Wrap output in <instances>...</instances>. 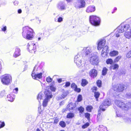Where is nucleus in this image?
I'll return each instance as SVG.
<instances>
[{"mask_svg":"<svg viewBox=\"0 0 131 131\" xmlns=\"http://www.w3.org/2000/svg\"><path fill=\"white\" fill-rule=\"evenodd\" d=\"M22 36L24 38L29 40H31L34 37V33L32 30L28 26L23 28Z\"/></svg>","mask_w":131,"mask_h":131,"instance_id":"obj_1","label":"nucleus"},{"mask_svg":"<svg viewBox=\"0 0 131 131\" xmlns=\"http://www.w3.org/2000/svg\"><path fill=\"white\" fill-rule=\"evenodd\" d=\"M1 79L2 84L5 85H9L12 81V77L9 74H5L2 75L1 77Z\"/></svg>","mask_w":131,"mask_h":131,"instance_id":"obj_2","label":"nucleus"},{"mask_svg":"<svg viewBox=\"0 0 131 131\" xmlns=\"http://www.w3.org/2000/svg\"><path fill=\"white\" fill-rule=\"evenodd\" d=\"M44 94L45 95V98L42 104L43 106L44 107H46L47 106L49 101L52 97V96L51 92L47 88H46L44 92Z\"/></svg>","mask_w":131,"mask_h":131,"instance_id":"obj_3","label":"nucleus"},{"mask_svg":"<svg viewBox=\"0 0 131 131\" xmlns=\"http://www.w3.org/2000/svg\"><path fill=\"white\" fill-rule=\"evenodd\" d=\"M115 104L118 107L124 110H127L130 104V102H128L125 104L124 102L118 100H116L115 102Z\"/></svg>","mask_w":131,"mask_h":131,"instance_id":"obj_4","label":"nucleus"},{"mask_svg":"<svg viewBox=\"0 0 131 131\" xmlns=\"http://www.w3.org/2000/svg\"><path fill=\"white\" fill-rule=\"evenodd\" d=\"M115 104L118 107L124 110H127L130 104V102H128L125 104L124 102L118 100H116L115 102Z\"/></svg>","mask_w":131,"mask_h":131,"instance_id":"obj_5","label":"nucleus"},{"mask_svg":"<svg viewBox=\"0 0 131 131\" xmlns=\"http://www.w3.org/2000/svg\"><path fill=\"white\" fill-rule=\"evenodd\" d=\"M89 21L92 25L98 26L100 24V19L99 17L96 16L91 15L89 17Z\"/></svg>","mask_w":131,"mask_h":131,"instance_id":"obj_6","label":"nucleus"},{"mask_svg":"<svg viewBox=\"0 0 131 131\" xmlns=\"http://www.w3.org/2000/svg\"><path fill=\"white\" fill-rule=\"evenodd\" d=\"M111 105V102L107 99L104 100L99 107L98 113L100 112L101 111H104L105 108Z\"/></svg>","mask_w":131,"mask_h":131,"instance_id":"obj_7","label":"nucleus"},{"mask_svg":"<svg viewBox=\"0 0 131 131\" xmlns=\"http://www.w3.org/2000/svg\"><path fill=\"white\" fill-rule=\"evenodd\" d=\"M85 5V2L84 0H77L74 4V7L77 9L84 8Z\"/></svg>","mask_w":131,"mask_h":131,"instance_id":"obj_8","label":"nucleus"},{"mask_svg":"<svg viewBox=\"0 0 131 131\" xmlns=\"http://www.w3.org/2000/svg\"><path fill=\"white\" fill-rule=\"evenodd\" d=\"M129 28L130 26L129 24H122L117 28V31L118 32L122 33L127 30Z\"/></svg>","mask_w":131,"mask_h":131,"instance_id":"obj_9","label":"nucleus"},{"mask_svg":"<svg viewBox=\"0 0 131 131\" xmlns=\"http://www.w3.org/2000/svg\"><path fill=\"white\" fill-rule=\"evenodd\" d=\"M99 60L98 56L93 54L90 57V62L92 64L94 65H97L99 63Z\"/></svg>","mask_w":131,"mask_h":131,"instance_id":"obj_10","label":"nucleus"},{"mask_svg":"<svg viewBox=\"0 0 131 131\" xmlns=\"http://www.w3.org/2000/svg\"><path fill=\"white\" fill-rule=\"evenodd\" d=\"M82 55L80 54V53L79 52L74 57V61L78 66H79L80 68H82V66H80L82 62Z\"/></svg>","mask_w":131,"mask_h":131,"instance_id":"obj_11","label":"nucleus"},{"mask_svg":"<svg viewBox=\"0 0 131 131\" xmlns=\"http://www.w3.org/2000/svg\"><path fill=\"white\" fill-rule=\"evenodd\" d=\"M127 88L126 86L123 84H119L116 85H114L113 87V89L114 91L117 92H121Z\"/></svg>","mask_w":131,"mask_h":131,"instance_id":"obj_12","label":"nucleus"},{"mask_svg":"<svg viewBox=\"0 0 131 131\" xmlns=\"http://www.w3.org/2000/svg\"><path fill=\"white\" fill-rule=\"evenodd\" d=\"M36 67L35 66L32 72L31 76L33 79L37 80V79H40L42 78V73H38L37 72L38 70L36 69Z\"/></svg>","mask_w":131,"mask_h":131,"instance_id":"obj_13","label":"nucleus"},{"mask_svg":"<svg viewBox=\"0 0 131 131\" xmlns=\"http://www.w3.org/2000/svg\"><path fill=\"white\" fill-rule=\"evenodd\" d=\"M56 7L58 10L60 11H63L66 10L67 5L65 2L61 1L57 4Z\"/></svg>","mask_w":131,"mask_h":131,"instance_id":"obj_14","label":"nucleus"},{"mask_svg":"<svg viewBox=\"0 0 131 131\" xmlns=\"http://www.w3.org/2000/svg\"><path fill=\"white\" fill-rule=\"evenodd\" d=\"M27 47L28 49L31 51V52H35L36 48L35 44L29 42L28 43Z\"/></svg>","mask_w":131,"mask_h":131,"instance_id":"obj_15","label":"nucleus"},{"mask_svg":"<svg viewBox=\"0 0 131 131\" xmlns=\"http://www.w3.org/2000/svg\"><path fill=\"white\" fill-rule=\"evenodd\" d=\"M82 50L83 51L85 54L86 56L89 55L92 51V48L89 47H85L83 48H81Z\"/></svg>","mask_w":131,"mask_h":131,"instance_id":"obj_16","label":"nucleus"},{"mask_svg":"<svg viewBox=\"0 0 131 131\" xmlns=\"http://www.w3.org/2000/svg\"><path fill=\"white\" fill-rule=\"evenodd\" d=\"M106 43L105 39L101 40L99 42L98 44L97 49L98 50H100L103 48Z\"/></svg>","mask_w":131,"mask_h":131,"instance_id":"obj_17","label":"nucleus"},{"mask_svg":"<svg viewBox=\"0 0 131 131\" xmlns=\"http://www.w3.org/2000/svg\"><path fill=\"white\" fill-rule=\"evenodd\" d=\"M97 74V71L94 69L91 70L89 72V75L93 78L95 77L96 76Z\"/></svg>","mask_w":131,"mask_h":131,"instance_id":"obj_18","label":"nucleus"},{"mask_svg":"<svg viewBox=\"0 0 131 131\" xmlns=\"http://www.w3.org/2000/svg\"><path fill=\"white\" fill-rule=\"evenodd\" d=\"M95 10V7L94 6H90L88 7L86 10V12L88 13L94 12Z\"/></svg>","mask_w":131,"mask_h":131,"instance_id":"obj_19","label":"nucleus"},{"mask_svg":"<svg viewBox=\"0 0 131 131\" xmlns=\"http://www.w3.org/2000/svg\"><path fill=\"white\" fill-rule=\"evenodd\" d=\"M108 47L107 46H105L103 48L101 52V55L103 57H104L105 55L108 53Z\"/></svg>","mask_w":131,"mask_h":131,"instance_id":"obj_20","label":"nucleus"},{"mask_svg":"<svg viewBox=\"0 0 131 131\" xmlns=\"http://www.w3.org/2000/svg\"><path fill=\"white\" fill-rule=\"evenodd\" d=\"M15 96L14 94L12 93L9 94L7 95V99L10 102H13L15 98Z\"/></svg>","mask_w":131,"mask_h":131,"instance_id":"obj_21","label":"nucleus"},{"mask_svg":"<svg viewBox=\"0 0 131 131\" xmlns=\"http://www.w3.org/2000/svg\"><path fill=\"white\" fill-rule=\"evenodd\" d=\"M124 36L127 38L129 39H131V28L130 29L129 31L125 32Z\"/></svg>","mask_w":131,"mask_h":131,"instance_id":"obj_22","label":"nucleus"},{"mask_svg":"<svg viewBox=\"0 0 131 131\" xmlns=\"http://www.w3.org/2000/svg\"><path fill=\"white\" fill-rule=\"evenodd\" d=\"M68 93L67 91H66L63 92L61 96L57 97V100H60L64 98L67 95Z\"/></svg>","mask_w":131,"mask_h":131,"instance_id":"obj_23","label":"nucleus"},{"mask_svg":"<svg viewBox=\"0 0 131 131\" xmlns=\"http://www.w3.org/2000/svg\"><path fill=\"white\" fill-rule=\"evenodd\" d=\"M20 50L19 48H16L14 54V57L16 58L20 55Z\"/></svg>","mask_w":131,"mask_h":131,"instance_id":"obj_24","label":"nucleus"},{"mask_svg":"<svg viewBox=\"0 0 131 131\" xmlns=\"http://www.w3.org/2000/svg\"><path fill=\"white\" fill-rule=\"evenodd\" d=\"M99 131H107L106 127L103 125H99Z\"/></svg>","mask_w":131,"mask_h":131,"instance_id":"obj_25","label":"nucleus"},{"mask_svg":"<svg viewBox=\"0 0 131 131\" xmlns=\"http://www.w3.org/2000/svg\"><path fill=\"white\" fill-rule=\"evenodd\" d=\"M75 105L71 103H69L67 106L68 109L69 110H73L75 107Z\"/></svg>","mask_w":131,"mask_h":131,"instance_id":"obj_26","label":"nucleus"},{"mask_svg":"<svg viewBox=\"0 0 131 131\" xmlns=\"http://www.w3.org/2000/svg\"><path fill=\"white\" fill-rule=\"evenodd\" d=\"M118 54V51L113 50L111 51L110 53V54L111 56H114L117 55Z\"/></svg>","mask_w":131,"mask_h":131,"instance_id":"obj_27","label":"nucleus"},{"mask_svg":"<svg viewBox=\"0 0 131 131\" xmlns=\"http://www.w3.org/2000/svg\"><path fill=\"white\" fill-rule=\"evenodd\" d=\"M43 96V95L42 92H41L39 93L37 97V99L39 102H40V101L42 99Z\"/></svg>","mask_w":131,"mask_h":131,"instance_id":"obj_28","label":"nucleus"},{"mask_svg":"<svg viewBox=\"0 0 131 131\" xmlns=\"http://www.w3.org/2000/svg\"><path fill=\"white\" fill-rule=\"evenodd\" d=\"M107 69L105 67L102 70V73L103 75H105L107 72Z\"/></svg>","mask_w":131,"mask_h":131,"instance_id":"obj_29","label":"nucleus"},{"mask_svg":"<svg viewBox=\"0 0 131 131\" xmlns=\"http://www.w3.org/2000/svg\"><path fill=\"white\" fill-rule=\"evenodd\" d=\"M6 94L5 91V90H3L0 92V97H2Z\"/></svg>","mask_w":131,"mask_h":131,"instance_id":"obj_30","label":"nucleus"},{"mask_svg":"<svg viewBox=\"0 0 131 131\" xmlns=\"http://www.w3.org/2000/svg\"><path fill=\"white\" fill-rule=\"evenodd\" d=\"M106 63L107 64H112L113 63L112 60L111 59H108L106 61Z\"/></svg>","mask_w":131,"mask_h":131,"instance_id":"obj_31","label":"nucleus"},{"mask_svg":"<svg viewBox=\"0 0 131 131\" xmlns=\"http://www.w3.org/2000/svg\"><path fill=\"white\" fill-rule=\"evenodd\" d=\"M118 67L119 66L118 64H115L114 65L112 66H111V68L112 69V68H113V69L115 70L116 69H118Z\"/></svg>","mask_w":131,"mask_h":131,"instance_id":"obj_32","label":"nucleus"},{"mask_svg":"<svg viewBox=\"0 0 131 131\" xmlns=\"http://www.w3.org/2000/svg\"><path fill=\"white\" fill-rule=\"evenodd\" d=\"M83 67L84 70H88L90 68L89 66L86 64H85Z\"/></svg>","mask_w":131,"mask_h":131,"instance_id":"obj_33","label":"nucleus"},{"mask_svg":"<svg viewBox=\"0 0 131 131\" xmlns=\"http://www.w3.org/2000/svg\"><path fill=\"white\" fill-rule=\"evenodd\" d=\"M100 94L99 92H95L94 93V96L96 99V100L98 101V98L99 97Z\"/></svg>","mask_w":131,"mask_h":131,"instance_id":"obj_34","label":"nucleus"},{"mask_svg":"<svg viewBox=\"0 0 131 131\" xmlns=\"http://www.w3.org/2000/svg\"><path fill=\"white\" fill-rule=\"evenodd\" d=\"M93 109V107L91 106H88L87 107L86 109L87 111L89 112H91Z\"/></svg>","mask_w":131,"mask_h":131,"instance_id":"obj_35","label":"nucleus"},{"mask_svg":"<svg viewBox=\"0 0 131 131\" xmlns=\"http://www.w3.org/2000/svg\"><path fill=\"white\" fill-rule=\"evenodd\" d=\"M88 82L85 79H83L82 81V85L83 86H84L87 84Z\"/></svg>","mask_w":131,"mask_h":131,"instance_id":"obj_36","label":"nucleus"},{"mask_svg":"<svg viewBox=\"0 0 131 131\" xmlns=\"http://www.w3.org/2000/svg\"><path fill=\"white\" fill-rule=\"evenodd\" d=\"M74 116V114L73 113H70L68 114L67 116V117L68 118H71L73 117Z\"/></svg>","mask_w":131,"mask_h":131,"instance_id":"obj_37","label":"nucleus"},{"mask_svg":"<svg viewBox=\"0 0 131 131\" xmlns=\"http://www.w3.org/2000/svg\"><path fill=\"white\" fill-rule=\"evenodd\" d=\"M59 125L60 126L63 127H64L66 126V124L63 121H61L60 122Z\"/></svg>","mask_w":131,"mask_h":131,"instance_id":"obj_38","label":"nucleus"},{"mask_svg":"<svg viewBox=\"0 0 131 131\" xmlns=\"http://www.w3.org/2000/svg\"><path fill=\"white\" fill-rule=\"evenodd\" d=\"M78 110L79 111L80 113H82L84 111V108L82 106H80L78 108Z\"/></svg>","mask_w":131,"mask_h":131,"instance_id":"obj_39","label":"nucleus"},{"mask_svg":"<svg viewBox=\"0 0 131 131\" xmlns=\"http://www.w3.org/2000/svg\"><path fill=\"white\" fill-rule=\"evenodd\" d=\"M121 56H118L114 60V62H118L121 58Z\"/></svg>","mask_w":131,"mask_h":131,"instance_id":"obj_40","label":"nucleus"},{"mask_svg":"<svg viewBox=\"0 0 131 131\" xmlns=\"http://www.w3.org/2000/svg\"><path fill=\"white\" fill-rule=\"evenodd\" d=\"M5 125V124L4 122H2V121H0V128L4 127Z\"/></svg>","mask_w":131,"mask_h":131,"instance_id":"obj_41","label":"nucleus"},{"mask_svg":"<svg viewBox=\"0 0 131 131\" xmlns=\"http://www.w3.org/2000/svg\"><path fill=\"white\" fill-rule=\"evenodd\" d=\"M90 114L88 113H85V116L87 118L88 120L90 119Z\"/></svg>","mask_w":131,"mask_h":131,"instance_id":"obj_42","label":"nucleus"},{"mask_svg":"<svg viewBox=\"0 0 131 131\" xmlns=\"http://www.w3.org/2000/svg\"><path fill=\"white\" fill-rule=\"evenodd\" d=\"M96 83L97 85L99 87H100L101 86V80H98L97 81Z\"/></svg>","mask_w":131,"mask_h":131,"instance_id":"obj_43","label":"nucleus"},{"mask_svg":"<svg viewBox=\"0 0 131 131\" xmlns=\"http://www.w3.org/2000/svg\"><path fill=\"white\" fill-rule=\"evenodd\" d=\"M82 96L81 95H79L78 97L77 100L78 102H80L82 100Z\"/></svg>","mask_w":131,"mask_h":131,"instance_id":"obj_44","label":"nucleus"},{"mask_svg":"<svg viewBox=\"0 0 131 131\" xmlns=\"http://www.w3.org/2000/svg\"><path fill=\"white\" fill-rule=\"evenodd\" d=\"M89 125V124L88 123H86L85 124L83 125L82 126V127L83 129H84L86 127H87Z\"/></svg>","mask_w":131,"mask_h":131,"instance_id":"obj_45","label":"nucleus"},{"mask_svg":"<svg viewBox=\"0 0 131 131\" xmlns=\"http://www.w3.org/2000/svg\"><path fill=\"white\" fill-rule=\"evenodd\" d=\"M57 19H55V21H57ZM63 21V18L61 17H59L58 18V20L57 21H58V22H61L62 21Z\"/></svg>","mask_w":131,"mask_h":131,"instance_id":"obj_46","label":"nucleus"},{"mask_svg":"<svg viewBox=\"0 0 131 131\" xmlns=\"http://www.w3.org/2000/svg\"><path fill=\"white\" fill-rule=\"evenodd\" d=\"M125 121L127 122L131 123V118H127L125 119Z\"/></svg>","mask_w":131,"mask_h":131,"instance_id":"obj_47","label":"nucleus"},{"mask_svg":"<svg viewBox=\"0 0 131 131\" xmlns=\"http://www.w3.org/2000/svg\"><path fill=\"white\" fill-rule=\"evenodd\" d=\"M52 79L50 77H48L46 79V81L48 82H51Z\"/></svg>","mask_w":131,"mask_h":131,"instance_id":"obj_48","label":"nucleus"},{"mask_svg":"<svg viewBox=\"0 0 131 131\" xmlns=\"http://www.w3.org/2000/svg\"><path fill=\"white\" fill-rule=\"evenodd\" d=\"M7 27L6 26L3 25L1 28L2 30L3 31H5L6 30Z\"/></svg>","mask_w":131,"mask_h":131,"instance_id":"obj_49","label":"nucleus"},{"mask_svg":"<svg viewBox=\"0 0 131 131\" xmlns=\"http://www.w3.org/2000/svg\"><path fill=\"white\" fill-rule=\"evenodd\" d=\"M127 57L129 58L131 57V50L126 55Z\"/></svg>","mask_w":131,"mask_h":131,"instance_id":"obj_50","label":"nucleus"},{"mask_svg":"<svg viewBox=\"0 0 131 131\" xmlns=\"http://www.w3.org/2000/svg\"><path fill=\"white\" fill-rule=\"evenodd\" d=\"M117 28L115 30V31H116L115 32L116 36L117 37H119V35L118 33H121L119 32H118L117 31Z\"/></svg>","mask_w":131,"mask_h":131,"instance_id":"obj_51","label":"nucleus"},{"mask_svg":"<svg viewBox=\"0 0 131 131\" xmlns=\"http://www.w3.org/2000/svg\"><path fill=\"white\" fill-rule=\"evenodd\" d=\"M50 89L52 91H55L56 89V88L54 87L53 86H51L50 87Z\"/></svg>","mask_w":131,"mask_h":131,"instance_id":"obj_52","label":"nucleus"},{"mask_svg":"<svg viewBox=\"0 0 131 131\" xmlns=\"http://www.w3.org/2000/svg\"><path fill=\"white\" fill-rule=\"evenodd\" d=\"M74 90L75 91L77 92H79L81 91V89L79 88H78L77 87L75 88L74 89Z\"/></svg>","mask_w":131,"mask_h":131,"instance_id":"obj_53","label":"nucleus"},{"mask_svg":"<svg viewBox=\"0 0 131 131\" xmlns=\"http://www.w3.org/2000/svg\"><path fill=\"white\" fill-rule=\"evenodd\" d=\"M18 91V89L17 88H16L15 89L13 90V93H17Z\"/></svg>","mask_w":131,"mask_h":131,"instance_id":"obj_54","label":"nucleus"},{"mask_svg":"<svg viewBox=\"0 0 131 131\" xmlns=\"http://www.w3.org/2000/svg\"><path fill=\"white\" fill-rule=\"evenodd\" d=\"M71 87L72 88H74V89L77 87V86L74 83H73L71 85Z\"/></svg>","mask_w":131,"mask_h":131,"instance_id":"obj_55","label":"nucleus"},{"mask_svg":"<svg viewBox=\"0 0 131 131\" xmlns=\"http://www.w3.org/2000/svg\"><path fill=\"white\" fill-rule=\"evenodd\" d=\"M126 96L127 97L129 98L131 97V94L130 93L126 94Z\"/></svg>","mask_w":131,"mask_h":131,"instance_id":"obj_56","label":"nucleus"},{"mask_svg":"<svg viewBox=\"0 0 131 131\" xmlns=\"http://www.w3.org/2000/svg\"><path fill=\"white\" fill-rule=\"evenodd\" d=\"M97 89V87L95 86L93 87L92 89V90L94 92H95V91H96Z\"/></svg>","mask_w":131,"mask_h":131,"instance_id":"obj_57","label":"nucleus"},{"mask_svg":"<svg viewBox=\"0 0 131 131\" xmlns=\"http://www.w3.org/2000/svg\"><path fill=\"white\" fill-rule=\"evenodd\" d=\"M70 85V83L69 82H66V84H65V86L66 87H68Z\"/></svg>","mask_w":131,"mask_h":131,"instance_id":"obj_58","label":"nucleus"},{"mask_svg":"<svg viewBox=\"0 0 131 131\" xmlns=\"http://www.w3.org/2000/svg\"><path fill=\"white\" fill-rule=\"evenodd\" d=\"M59 121V120L57 118H55L54 121V123L57 124Z\"/></svg>","mask_w":131,"mask_h":131,"instance_id":"obj_59","label":"nucleus"},{"mask_svg":"<svg viewBox=\"0 0 131 131\" xmlns=\"http://www.w3.org/2000/svg\"><path fill=\"white\" fill-rule=\"evenodd\" d=\"M116 116L117 117H121V115L119 114V112H116Z\"/></svg>","mask_w":131,"mask_h":131,"instance_id":"obj_60","label":"nucleus"},{"mask_svg":"<svg viewBox=\"0 0 131 131\" xmlns=\"http://www.w3.org/2000/svg\"><path fill=\"white\" fill-rule=\"evenodd\" d=\"M18 4V1H15L14 2V4L15 5H17Z\"/></svg>","mask_w":131,"mask_h":131,"instance_id":"obj_61","label":"nucleus"},{"mask_svg":"<svg viewBox=\"0 0 131 131\" xmlns=\"http://www.w3.org/2000/svg\"><path fill=\"white\" fill-rule=\"evenodd\" d=\"M18 13L20 14L22 12V10L21 9H19L18 10Z\"/></svg>","mask_w":131,"mask_h":131,"instance_id":"obj_62","label":"nucleus"},{"mask_svg":"<svg viewBox=\"0 0 131 131\" xmlns=\"http://www.w3.org/2000/svg\"><path fill=\"white\" fill-rule=\"evenodd\" d=\"M2 69V66L1 63H0V73H1Z\"/></svg>","mask_w":131,"mask_h":131,"instance_id":"obj_63","label":"nucleus"},{"mask_svg":"<svg viewBox=\"0 0 131 131\" xmlns=\"http://www.w3.org/2000/svg\"><path fill=\"white\" fill-rule=\"evenodd\" d=\"M62 79H59L58 80V81L59 83H61L62 82Z\"/></svg>","mask_w":131,"mask_h":131,"instance_id":"obj_64","label":"nucleus"}]
</instances>
